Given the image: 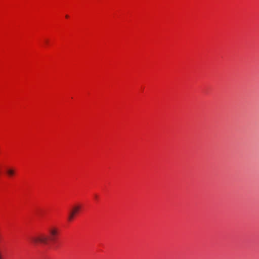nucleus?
Listing matches in <instances>:
<instances>
[{
  "label": "nucleus",
  "mask_w": 259,
  "mask_h": 259,
  "mask_svg": "<svg viewBox=\"0 0 259 259\" xmlns=\"http://www.w3.org/2000/svg\"><path fill=\"white\" fill-rule=\"evenodd\" d=\"M48 235L40 233L30 238L31 241L34 244H42L47 245L50 242H55L59 235V229L55 227H51L48 230Z\"/></svg>",
  "instance_id": "nucleus-1"
},
{
  "label": "nucleus",
  "mask_w": 259,
  "mask_h": 259,
  "mask_svg": "<svg viewBox=\"0 0 259 259\" xmlns=\"http://www.w3.org/2000/svg\"><path fill=\"white\" fill-rule=\"evenodd\" d=\"M81 207V205L79 204H76L72 206L68 212L67 220L69 222L72 221L74 218L79 213Z\"/></svg>",
  "instance_id": "nucleus-2"
},
{
  "label": "nucleus",
  "mask_w": 259,
  "mask_h": 259,
  "mask_svg": "<svg viewBox=\"0 0 259 259\" xmlns=\"http://www.w3.org/2000/svg\"><path fill=\"white\" fill-rule=\"evenodd\" d=\"M6 173L9 177H12L15 174V170L13 168H9L7 169Z\"/></svg>",
  "instance_id": "nucleus-3"
},
{
  "label": "nucleus",
  "mask_w": 259,
  "mask_h": 259,
  "mask_svg": "<svg viewBox=\"0 0 259 259\" xmlns=\"http://www.w3.org/2000/svg\"><path fill=\"white\" fill-rule=\"evenodd\" d=\"M65 17H66V18H69V16H68V15H66L65 16Z\"/></svg>",
  "instance_id": "nucleus-4"
},
{
  "label": "nucleus",
  "mask_w": 259,
  "mask_h": 259,
  "mask_svg": "<svg viewBox=\"0 0 259 259\" xmlns=\"http://www.w3.org/2000/svg\"><path fill=\"white\" fill-rule=\"evenodd\" d=\"M46 44H48V40H46Z\"/></svg>",
  "instance_id": "nucleus-5"
}]
</instances>
